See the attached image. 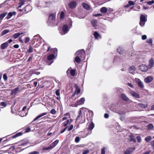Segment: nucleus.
Here are the masks:
<instances>
[{"instance_id": "f257e3e1", "label": "nucleus", "mask_w": 154, "mask_h": 154, "mask_svg": "<svg viewBox=\"0 0 154 154\" xmlns=\"http://www.w3.org/2000/svg\"><path fill=\"white\" fill-rule=\"evenodd\" d=\"M51 54L49 55L47 57L48 62L47 64L50 65L53 62L52 60L55 58V56L57 55V50L56 48H52L50 50Z\"/></svg>"}, {"instance_id": "f03ea898", "label": "nucleus", "mask_w": 154, "mask_h": 154, "mask_svg": "<svg viewBox=\"0 0 154 154\" xmlns=\"http://www.w3.org/2000/svg\"><path fill=\"white\" fill-rule=\"evenodd\" d=\"M85 54V51L84 49L76 51L75 54L77 55V56L75 57L74 61L78 63H79L81 61L80 58H82Z\"/></svg>"}, {"instance_id": "7ed1b4c3", "label": "nucleus", "mask_w": 154, "mask_h": 154, "mask_svg": "<svg viewBox=\"0 0 154 154\" xmlns=\"http://www.w3.org/2000/svg\"><path fill=\"white\" fill-rule=\"evenodd\" d=\"M111 110L113 112L121 115L124 113V111L119 108L117 104H114L111 107Z\"/></svg>"}, {"instance_id": "20e7f679", "label": "nucleus", "mask_w": 154, "mask_h": 154, "mask_svg": "<svg viewBox=\"0 0 154 154\" xmlns=\"http://www.w3.org/2000/svg\"><path fill=\"white\" fill-rule=\"evenodd\" d=\"M79 121V123L82 124L85 122V115L83 116L82 114V111L81 109L79 111L78 115L76 118V122Z\"/></svg>"}, {"instance_id": "39448f33", "label": "nucleus", "mask_w": 154, "mask_h": 154, "mask_svg": "<svg viewBox=\"0 0 154 154\" xmlns=\"http://www.w3.org/2000/svg\"><path fill=\"white\" fill-rule=\"evenodd\" d=\"M56 15L54 14H51L49 15L48 23L49 25H51L55 23Z\"/></svg>"}, {"instance_id": "423d86ee", "label": "nucleus", "mask_w": 154, "mask_h": 154, "mask_svg": "<svg viewBox=\"0 0 154 154\" xmlns=\"http://www.w3.org/2000/svg\"><path fill=\"white\" fill-rule=\"evenodd\" d=\"M32 9V7L29 5H26L23 10L20 9V16L22 15L23 13L26 14L31 11Z\"/></svg>"}, {"instance_id": "0eeeda50", "label": "nucleus", "mask_w": 154, "mask_h": 154, "mask_svg": "<svg viewBox=\"0 0 154 154\" xmlns=\"http://www.w3.org/2000/svg\"><path fill=\"white\" fill-rule=\"evenodd\" d=\"M147 15L141 14L140 17V25L141 27L144 26L145 22L147 21Z\"/></svg>"}, {"instance_id": "6e6552de", "label": "nucleus", "mask_w": 154, "mask_h": 154, "mask_svg": "<svg viewBox=\"0 0 154 154\" xmlns=\"http://www.w3.org/2000/svg\"><path fill=\"white\" fill-rule=\"evenodd\" d=\"M50 4L51 2H49L42 1L39 2H38V3L36 4L35 5L37 7L45 8L49 5Z\"/></svg>"}, {"instance_id": "1a4fd4ad", "label": "nucleus", "mask_w": 154, "mask_h": 154, "mask_svg": "<svg viewBox=\"0 0 154 154\" xmlns=\"http://www.w3.org/2000/svg\"><path fill=\"white\" fill-rule=\"evenodd\" d=\"M18 144H16L14 146L10 148V149L12 151L13 154H17L19 152V148L18 147Z\"/></svg>"}, {"instance_id": "9d476101", "label": "nucleus", "mask_w": 154, "mask_h": 154, "mask_svg": "<svg viewBox=\"0 0 154 154\" xmlns=\"http://www.w3.org/2000/svg\"><path fill=\"white\" fill-rule=\"evenodd\" d=\"M76 71V69H72L71 67H70L66 71V73L68 76H69L70 74L72 76H74L75 74Z\"/></svg>"}, {"instance_id": "9b49d317", "label": "nucleus", "mask_w": 154, "mask_h": 154, "mask_svg": "<svg viewBox=\"0 0 154 154\" xmlns=\"http://www.w3.org/2000/svg\"><path fill=\"white\" fill-rule=\"evenodd\" d=\"M30 39L29 37H25L24 39H23V36L20 37V44L24 45V43L27 44L30 41Z\"/></svg>"}, {"instance_id": "f8f14e48", "label": "nucleus", "mask_w": 154, "mask_h": 154, "mask_svg": "<svg viewBox=\"0 0 154 154\" xmlns=\"http://www.w3.org/2000/svg\"><path fill=\"white\" fill-rule=\"evenodd\" d=\"M59 141V140H56L52 143L48 147H46L45 149L47 150L52 149L58 144Z\"/></svg>"}, {"instance_id": "ddd939ff", "label": "nucleus", "mask_w": 154, "mask_h": 154, "mask_svg": "<svg viewBox=\"0 0 154 154\" xmlns=\"http://www.w3.org/2000/svg\"><path fill=\"white\" fill-rule=\"evenodd\" d=\"M63 32L61 33V35H64L67 33L69 31L68 27L67 25L65 24L62 27Z\"/></svg>"}, {"instance_id": "4468645a", "label": "nucleus", "mask_w": 154, "mask_h": 154, "mask_svg": "<svg viewBox=\"0 0 154 154\" xmlns=\"http://www.w3.org/2000/svg\"><path fill=\"white\" fill-rule=\"evenodd\" d=\"M135 81L140 88L143 89L144 88V86L143 84L139 79L137 78H135Z\"/></svg>"}, {"instance_id": "2eb2a0df", "label": "nucleus", "mask_w": 154, "mask_h": 154, "mask_svg": "<svg viewBox=\"0 0 154 154\" xmlns=\"http://www.w3.org/2000/svg\"><path fill=\"white\" fill-rule=\"evenodd\" d=\"M139 69L142 72H146L148 70V67L145 65L142 64L139 66Z\"/></svg>"}, {"instance_id": "dca6fc26", "label": "nucleus", "mask_w": 154, "mask_h": 154, "mask_svg": "<svg viewBox=\"0 0 154 154\" xmlns=\"http://www.w3.org/2000/svg\"><path fill=\"white\" fill-rule=\"evenodd\" d=\"M27 106H24L22 110L21 111H20V116H21L22 117H23L25 116H26L28 114V111H27L25 113V114H23L22 112H23L24 111H25V110L26 109Z\"/></svg>"}, {"instance_id": "f3484780", "label": "nucleus", "mask_w": 154, "mask_h": 154, "mask_svg": "<svg viewBox=\"0 0 154 154\" xmlns=\"http://www.w3.org/2000/svg\"><path fill=\"white\" fill-rule=\"evenodd\" d=\"M77 5V3L75 1H73L69 3V7L71 8H75Z\"/></svg>"}, {"instance_id": "a211bd4d", "label": "nucleus", "mask_w": 154, "mask_h": 154, "mask_svg": "<svg viewBox=\"0 0 154 154\" xmlns=\"http://www.w3.org/2000/svg\"><path fill=\"white\" fill-rule=\"evenodd\" d=\"M129 93L132 95V96L134 97L139 98L140 97L139 95L137 94L136 92L132 91V90H130L129 91Z\"/></svg>"}, {"instance_id": "6ab92c4d", "label": "nucleus", "mask_w": 154, "mask_h": 154, "mask_svg": "<svg viewBox=\"0 0 154 154\" xmlns=\"http://www.w3.org/2000/svg\"><path fill=\"white\" fill-rule=\"evenodd\" d=\"M50 48V46L47 44H44L43 45V49L46 51V52L49 51Z\"/></svg>"}, {"instance_id": "aec40b11", "label": "nucleus", "mask_w": 154, "mask_h": 154, "mask_svg": "<svg viewBox=\"0 0 154 154\" xmlns=\"http://www.w3.org/2000/svg\"><path fill=\"white\" fill-rule=\"evenodd\" d=\"M19 91V87H17L16 88L11 91V95H16L18 93Z\"/></svg>"}, {"instance_id": "412c9836", "label": "nucleus", "mask_w": 154, "mask_h": 154, "mask_svg": "<svg viewBox=\"0 0 154 154\" xmlns=\"http://www.w3.org/2000/svg\"><path fill=\"white\" fill-rule=\"evenodd\" d=\"M153 79L151 76H148L144 79V82L146 83H149L152 82Z\"/></svg>"}, {"instance_id": "4be33fe9", "label": "nucleus", "mask_w": 154, "mask_h": 154, "mask_svg": "<svg viewBox=\"0 0 154 154\" xmlns=\"http://www.w3.org/2000/svg\"><path fill=\"white\" fill-rule=\"evenodd\" d=\"M47 114V113L46 112H44L42 113L41 114H40L36 118H35L34 120L32 121V122H34L37 120L38 119H39V118H41V117L46 115Z\"/></svg>"}, {"instance_id": "5701e85b", "label": "nucleus", "mask_w": 154, "mask_h": 154, "mask_svg": "<svg viewBox=\"0 0 154 154\" xmlns=\"http://www.w3.org/2000/svg\"><path fill=\"white\" fill-rule=\"evenodd\" d=\"M16 14V13L15 11H14L13 12H9L7 16L6 17V18L8 20L11 18V17L13 15H15Z\"/></svg>"}, {"instance_id": "b1692460", "label": "nucleus", "mask_w": 154, "mask_h": 154, "mask_svg": "<svg viewBox=\"0 0 154 154\" xmlns=\"http://www.w3.org/2000/svg\"><path fill=\"white\" fill-rule=\"evenodd\" d=\"M135 68L134 66H131L129 68V71L130 73L134 74L135 73Z\"/></svg>"}, {"instance_id": "393cba45", "label": "nucleus", "mask_w": 154, "mask_h": 154, "mask_svg": "<svg viewBox=\"0 0 154 154\" xmlns=\"http://www.w3.org/2000/svg\"><path fill=\"white\" fill-rule=\"evenodd\" d=\"M154 63V60L152 58H151L149 61L148 66L149 68H151L153 66Z\"/></svg>"}, {"instance_id": "a878e982", "label": "nucleus", "mask_w": 154, "mask_h": 154, "mask_svg": "<svg viewBox=\"0 0 154 154\" xmlns=\"http://www.w3.org/2000/svg\"><path fill=\"white\" fill-rule=\"evenodd\" d=\"M94 127V124L92 122H91L87 128L92 131Z\"/></svg>"}, {"instance_id": "bb28decb", "label": "nucleus", "mask_w": 154, "mask_h": 154, "mask_svg": "<svg viewBox=\"0 0 154 154\" xmlns=\"http://www.w3.org/2000/svg\"><path fill=\"white\" fill-rule=\"evenodd\" d=\"M30 1V0H20V8L26 3H27L28 1Z\"/></svg>"}, {"instance_id": "cd10ccee", "label": "nucleus", "mask_w": 154, "mask_h": 154, "mask_svg": "<svg viewBox=\"0 0 154 154\" xmlns=\"http://www.w3.org/2000/svg\"><path fill=\"white\" fill-rule=\"evenodd\" d=\"M94 35L95 38L96 39H98L101 38V36L99 33L95 31L94 32Z\"/></svg>"}, {"instance_id": "c85d7f7f", "label": "nucleus", "mask_w": 154, "mask_h": 154, "mask_svg": "<svg viewBox=\"0 0 154 154\" xmlns=\"http://www.w3.org/2000/svg\"><path fill=\"white\" fill-rule=\"evenodd\" d=\"M84 131L86 133V134L87 136L88 135H90L92 133V131L88 129V128H86L84 130Z\"/></svg>"}, {"instance_id": "c756f323", "label": "nucleus", "mask_w": 154, "mask_h": 154, "mask_svg": "<svg viewBox=\"0 0 154 154\" xmlns=\"http://www.w3.org/2000/svg\"><path fill=\"white\" fill-rule=\"evenodd\" d=\"M85 100V98L84 97L81 98L79 101H77V104L79 105L83 104Z\"/></svg>"}, {"instance_id": "7c9ffc66", "label": "nucleus", "mask_w": 154, "mask_h": 154, "mask_svg": "<svg viewBox=\"0 0 154 154\" xmlns=\"http://www.w3.org/2000/svg\"><path fill=\"white\" fill-rule=\"evenodd\" d=\"M109 10L107 9L105 7H103L101 8L100 9L101 12L102 13H105Z\"/></svg>"}, {"instance_id": "2f4dec72", "label": "nucleus", "mask_w": 154, "mask_h": 154, "mask_svg": "<svg viewBox=\"0 0 154 154\" xmlns=\"http://www.w3.org/2000/svg\"><path fill=\"white\" fill-rule=\"evenodd\" d=\"M20 146H25L28 143V141L26 140H21L20 141Z\"/></svg>"}, {"instance_id": "473e14b6", "label": "nucleus", "mask_w": 154, "mask_h": 154, "mask_svg": "<svg viewBox=\"0 0 154 154\" xmlns=\"http://www.w3.org/2000/svg\"><path fill=\"white\" fill-rule=\"evenodd\" d=\"M121 97L122 99L124 100L128 101L129 100L128 98L125 94H121Z\"/></svg>"}, {"instance_id": "72a5a7b5", "label": "nucleus", "mask_w": 154, "mask_h": 154, "mask_svg": "<svg viewBox=\"0 0 154 154\" xmlns=\"http://www.w3.org/2000/svg\"><path fill=\"white\" fill-rule=\"evenodd\" d=\"M79 135L82 138H84L87 136L84 131L79 132Z\"/></svg>"}, {"instance_id": "f704fd0d", "label": "nucleus", "mask_w": 154, "mask_h": 154, "mask_svg": "<svg viewBox=\"0 0 154 154\" xmlns=\"http://www.w3.org/2000/svg\"><path fill=\"white\" fill-rule=\"evenodd\" d=\"M8 45L7 42H5L2 44L1 46V48L2 49H4L6 48L8 46Z\"/></svg>"}, {"instance_id": "c9c22d12", "label": "nucleus", "mask_w": 154, "mask_h": 154, "mask_svg": "<svg viewBox=\"0 0 154 154\" xmlns=\"http://www.w3.org/2000/svg\"><path fill=\"white\" fill-rule=\"evenodd\" d=\"M133 152L131 149H127L124 152V154H131Z\"/></svg>"}, {"instance_id": "e433bc0d", "label": "nucleus", "mask_w": 154, "mask_h": 154, "mask_svg": "<svg viewBox=\"0 0 154 154\" xmlns=\"http://www.w3.org/2000/svg\"><path fill=\"white\" fill-rule=\"evenodd\" d=\"M91 23L93 26L95 27L97 26V20H93L91 21Z\"/></svg>"}, {"instance_id": "4c0bfd02", "label": "nucleus", "mask_w": 154, "mask_h": 154, "mask_svg": "<svg viewBox=\"0 0 154 154\" xmlns=\"http://www.w3.org/2000/svg\"><path fill=\"white\" fill-rule=\"evenodd\" d=\"M82 6L85 9L87 10H89L90 9V7L87 4L83 3L82 4Z\"/></svg>"}, {"instance_id": "58836bf2", "label": "nucleus", "mask_w": 154, "mask_h": 154, "mask_svg": "<svg viewBox=\"0 0 154 154\" xmlns=\"http://www.w3.org/2000/svg\"><path fill=\"white\" fill-rule=\"evenodd\" d=\"M129 137L130 138V141H133L134 143L136 142V140L134 135H130Z\"/></svg>"}, {"instance_id": "ea45409f", "label": "nucleus", "mask_w": 154, "mask_h": 154, "mask_svg": "<svg viewBox=\"0 0 154 154\" xmlns=\"http://www.w3.org/2000/svg\"><path fill=\"white\" fill-rule=\"evenodd\" d=\"M10 32V30L9 29H5L3 30L1 33V36H3L6 33L9 32Z\"/></svg>"}, {"instance_id": "a19ab883", "label": "nucleus", "mask_w": 154, "mask_h": 154, "mask_svg": "<svg viewBox=\"0 0 154 154\" xmlns=\"http://www.w3.org/2000/svg\"><path fill=\"white\" fill-rule=\"evenodd\" d=\"M7 14V12H6L0 14V20H2Z\"/></svg>"}, {"instance_id": "79ce46f5", "label": "nucleus", "mask_w": 154, "mask_h": 154, "mask_svg": "<svg viewBox=\"0 0 154 154\" xmlns=\"http://www.w3.org/2000/svg\"><path fill=\"white\" fill-rule=\"evenodd\" d=\"M80 92V89L77 85L76 86V89L75 92L78 94Z\"/></svg>"}, {"instance_id": "37998d69", "label": "nucleus", "mask_w": 154, "mask_h": 154, "mask_svg": "<svg viewBox=\"0 0 154 154\" xmlns=\"http://www.w3.org/2000/svg\"><path fill=\"white\" fill-rule=\"evenodd\" d=\"M148 130H150L153 129L154 127L152 124H149L147 126Z\"/></svg>"}, {"instance_id": "c03bdc74", "label": "nucleus", "mask_w": 154, "mask_h": 154, "mask_svg": "<svg viewBox=\"0 0 154 154\" xmlns=\"http://www.w3.org/2000/svg\"><path fill=\"white\" fill-rule=\"evenodd\" d=\"M151 139L152 138L150 136H147L145 138V141L147 142H149Z\"/></svg>"}, {"instance_id": "a18cd8bd", "label": "nucleus", "mask_w": 154, "mask_h": 154, "mask_svg": "<svg viewBox=\"0 0 154 154\" xmlns=\"http://www.w3.org/2000/svg\"><path fill=\"white\" fill-rule=\"evenodd\" d=\"M117 51L120 54H121L122 53L123 50L121 47H119L117 49Z\"/></svg>"}, {"instance_id": "49530a36", "label": "nucleus", "mask_w": 154, "mask_h": 154, "mask_svg": "<svg viewBox=\"0 0 154 154\" xmlns=\"http://www.w3.org/2000/svg\"><path fill=\"white\" fill-rule=\"evenodd\" d=\"M28 23V22L26 21H24L21 23H20V25H21V26H25Z\"/></svg>"}, {"instance_id": "de8ad7c7", "label": "nucleus", "mask_w": 154, "mask_h": 154, "mask_svg": "<svg viewBox=\"0 0 154 154\" xmlns=\"http://www.w3.org/2000/svg\"><path fill=\"white\" fill-rule=\"evenodd\" d=\"M139 106L140 107L143 108H145L147 107V104H143L142 103H140L139 104Z\"/></svg>"}, {"instance_id": "09e8293b", "label": "nucleus", "mask_w": 154, "mask_h": 154, "mask_svg": "<svg viewBox=\"0 0 154 154\" xmlns=\"http://www.w3.org/2000/svg\"><path fill=\"white\" fill-rule=\"evenodd\" d=\"M19 36V32L15 33L13 36V38L14 39H16Z\"/></svg>"}, {"instance_id": "8fccbe9b", "label": "nucleus", "mask_w": 154, "mask_h": 154, "mask_svg": "<svg viewBox=\"0 0 154 154\" xmlns=\"http://www.w3.org/2000/svg\"><path fill=\"white\" fill-rule=\"evenodd\" d=\"M70 122H69V120H67L66 121L64 122L63 124L64 126H66L69 123H70Z\"/></svg>"}, {"instance_id": "3c124183", "label": "nucleus", "mask_w": 154, "mask_h": 154, "mask_svg": "<svg viewBox=\"0 0 154 154\" xmlns=\"http://www.w3.org/2000/svg\"><path fill=\"white\" fill-rule=\"evenodd\" d=\"M73 125H70L69 126H67L68 131H70L72 130L73 128Z\"/></svg>"}, {"instance_id": "603ef678", "label": "nucleus", "mask_w": 154, "mask_h": 154, "mask_svg": "<svg viewBox=\"0 0 154 154\" xmlns=\"http://www.w3.org/2000/svg\"><path fill=\"white\" fill-rule=\"evenodd\" d=\"M19 136V132L17 133L16 134L13 136L12 137H11V139L14 138Z\"/></svg>"}, {"instance_id": "864d4df0", "label": "nucleus", "mask_w": 154, "mask_h": 154, "mask_svg": "<svg viewBox=\"0 0 154 154\" xmlns=\"http://www.w3.org/2000/svg\"><path fill=\"white\" fill-rule=\"evenodd\" d=\"M146 3L149 5H151L154 3V0H152L151 1L147 2H146Z\"/></svg>"}, {"instance_id": "5fc2aeb1", "label": "nucleus", "mask_w": 154, "mask_h": 154, "mask_svg": "<svg viewBox=\"0 0 154 154\" xmlns=\"http://www.w3.org/2000/svg\"><path fill=\"white\" fill-rule=\"evenodd\" d=\"M50 113L52 114L55 115L56 113V111L54 109H52L51 110Z\"/></svg>"}, {"instance_id": "6e6d98bb", "label": "nucleus", "mask_w": 154, "mask_h": 154, "mask_svg": "<svg viewBox=\"0 0 154 154\" xmlns=\"http://www.w3.org/2000/svg\"><path fill=\"white\" fill-rule=\"evenodd\" d=\"M80 140V138L79 137H75V142L76 143H78Z\"/></svg>"}, {"instance_id": "4d7b16f0", "label": "nucleus", "mask_w": 154, "mask_h": 154, "mask_svg": "<svg viewBox=\"0 0 154 154\" xmlns=\"http://www.w3.org/2000/svg\"><path fill=\"white\" fill-rule=\"evenodd\" d=\"M7 103L5 102H2L0 103V105L2 106L5 107L7 106Z\"/></svg>"}, {"instance_id": "13d9d810", "label": "nucleus", "mask_w": 154, "mask_h": 154, "mask_svg": "<svg viewBox=\"0 0 154 154\" xmlns=\"http://www.w3.org/2000/svg\"><path fill=\"white\" fill-rule=\"evenodd\" d=\"M32 73L33 74H35L36 75H38L40 73V72L37 71L36 70H35L32 71Z\"/></svg>"}, {"instance_id": "bf43d9fd", "label": "nucleus", "mask_w": 154, "mask_h": 154, "mask_svg": "<svg viewBox=\"0 0 154 154\" xmlns=\"http://www.w3.org/2000/svg\"><path fill=\"white\" fill-rule=\"evenodd\" d=\"M33 48L31 46H29V48L27 50V52L28 53H31L33 51Z\"/></svg>"}, {"instance_id": "052dcab7", "label": "nucleus", "mask_w": 154, "mask_h": 154, "mask_svg": "<svg viewBox=\"0 0 154 154\" xmlns=\"http://www.w3.org/2000/svg\"><path fill=\"white\" fill-rule=\"evenodd\" d=\"M136 139L138 142L140 143L141 141V139L140 136H137L136 137Z\"/></svg>"}, {"instance_id": "680f3d73", "label": "nucleus", "mask_w": 154, "mask_h": 154, "mask_svg": "<svg viewBox=\"0 0 154 154\" xmlns=\"http://www.w3.org/2000/svg\"><path fill=\"white\" fill-rule=\"evenodd\" d=\"M36 37H38V35H35L33 37V39L32 40V42L33 44H34L35 43V39H37V38H36Z\"/></svg>"}, {"instance_id": "e2e57ef3", "label": "nucleus", "mask_w": 154, "mask_h": 154, "mask_svg": "<svg viewBox=\"0 0 154 154\" xmlns=\"http://www.w3.org/2000/svg\"><path fill=\"white\" fill-rule=\"evenodd\" d=\"M60 90L58 89L55 92L56 94L58 96H59L60 95Z\"/></svg>"}, {"instance_id": "0e129e2a", "label": "nucleus", "mask_w": 154, "mask_h": 154, "mask_svg": "<svg viewBox=\"0 0 154 154\" xmlns=\"http://www.w3.org/2000/svg\"><path fill=\"white\" fill-rule=\"evenodd\" d=\"M30 130H31L30 128H26L24 130V132H26V133L30 131Z\"/></svg>"}, {"instance_id": "69168bd1", "label": "nucleus", "mask_w": 154, "mask_h": 154, "mask_svg": "<svg viewBox=\"0 0 154 154\" xmlns=\"http://www.w3.org/2000/svg\"><path fill=\"white\" fill-rule=\"evenodd\" d=\"M64 12H63L62 11L61 12V14H60V17L61 19H63L64 17Z\"/></svg>"}, {"instance_id": "338daca9", "label": "nucleus", "mask_w": 154, "mask_h": 154, "mask_svg": "<svg viewBox=\"0 0 154 154\" xmlns=\"http://www.w3.org/2000/svg\"><path fill=\"white\" fill-rule=\"evenodd\" d=\"M146 42L150 44H152V40L151 38H150L149 39H148L146 41Z\"/></svg>"}, {"instance_id": "774afa93", "label": "nucleus", "mask_w": 154, "mask_h": 154, "mask_svg": "<svg viewBox=\"0 0 154 154\" xmlns=\"http://www.w3.org/2000/svg\"><path fill=\"white\" fill-rule=\"evenodd\" d=\"M29 154H39V152H38L34 151L32 152H31L29 153Z\"/></svg>"}]
</instances>
